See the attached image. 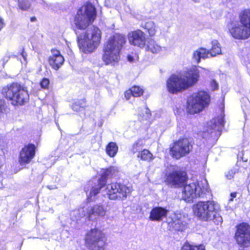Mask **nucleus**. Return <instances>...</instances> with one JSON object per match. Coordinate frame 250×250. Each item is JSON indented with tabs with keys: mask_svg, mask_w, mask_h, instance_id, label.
<instances>
[{
	"mask_svg": "<svg viewBox=\"0 0 250 250\" xmlns=\"http://www.w3.org/2000/svg\"><path fill=\"white\" fill-rule=\"evenodd\" d=\"M199 78L197 69H190L185 75H172L167 82L168 91L172 94L181 92L196 83Z\"/></svg>",
	"mask_w": 250,
	"mask_h": 250,
	"instance_id": "obj_1",
	"label": "nucleus"
},
{
	"mask_svg": "<svg viewBox=\"0 0 250 250\" xmlns=\"http://www.w3.org/2000/svg\"><path fill=\"white\" fill-rule=\"evenodd\" d=\"M239 19V21L234 18L231 19L227 24V28L234 38L248 39L250 37V9L242 11Z\"/></svg>",
	"mask_w": 250,
	"mask_h": 250,
	"instance_id": "obj_2",
	"label": "nucleus"
},
{
	"mask_svg": "<svg viewBox=\"0 0 250 250\" xmlns=\"http://www.w3.org/2000/svg\"><path fill=\"white\" fill-rule=\"evenodd\" d=\"M125 42V37L115 34L104 44L102 59L106 65H114L120 59V51Z\"/></svg>",
	"mask_w": 250,
	"mask_h": 250,
	"instance_id": "obj_3",
	"label": "nucleus"
},
{
	"mask_svg": "<svg viewBox=\"0 0 250 250\" xmlns=\"http://www.w3.org/2000/svg\"><path fill=\"white\" fill-rule=\"evenodd\" d=\"M75 32L78 46L83 52L85 54L92 53L99 46L101 31L98 27L92 26L83 33H80L76 29Z\"/></svg>",
	"mask_w": 250,
	"mask_h": 250,
	"instance_id": "obj_4",
	"label": "nucleus"
},
{
	"mask_svg": "<svg viewBox=\"0 0 250 250\" xmlns=\"http://www.w3.org/2000/svg\"><path fill=\"white\" fill-rule=\"evenodd\" d=\"M193 211L195 215L204 221L213 220L217 225L223 221L219 205L213 201L198 202L193 205Z\"/></svg>",
	"mask_w": 250,
	"mask_h": 250,
	"instance_id": "obj_5",
	"label": "nucleus"
},
{
	"mask_svg": "<svg viewBox=\"0 0 250 250\" xmlns=\"http://www.w3.org/2000/svg\"><path fill=\"white\" fill-rule=\"evenodd\" d=\"M2 94L14 106L24 105L29 100L26 87L18 83H13L3 87Z\"/></svg>",
	"mask_w": 250,
	"mask_h": 250,
	"instance_id": "obj_6",
	"label": "nucleus"
},
{
	"mask_svg": "<svg viewBox=\"0 0 250 250\" xmlns=\"http://www.w3.org/2000/svg\"><path fill=\"white\" fill-rule=\"evenodd\" d=\"M209 194L207 181L203 180L186 185L182 192V197L186 202H192L194 199L205 198Z\"/></svg>",
	"mask_w": 250,
	"mask_h": 250,
	"instance_id": "obj_7",
	"label": "nucleus"
},
{
	"mask_svg": "<svg viewBox=\"0 0 250 250\" xmlns=\"http://www.w3.org/2000/svg\"><path fill=\"white\" fill-rule=\"evenodd\" d=\"M96 17L95 7L90 3L82 6L78 11L74 23L78 30H84Z\"/></svg>",
	"mask_w": 250,
	"mask_h": 250,
	"instance_id": "obj_8",
	"label": "nucleus"
},
{
	"mask_svg": "<svg viewBox=\"0 0 250 250\" xmlns=\"http://www.w3.org/2000/svg\"><path fill=\"white\" fill-rule=\"evenodd\" d=\"M210 102L209 94L204 91L193 94L187 100V110L190 114L200 112Z\"/></svg>",
	"mask_w": 250,
	"mask_h": 250,
	"instance_id": "obj_9",
	"label": "nucleus"
},
{
	"mask_svg": "<svg viewBox=\"0 0 250 250\" xmlns=\"http://www.w3.org/2000/svg\"><path fill=\"white\" fill-rule=\"evenodd\" d=\"M85 245L90 250H103L105 243L104 233L98 229H92L85 237Z\"/></svg>",
	"mask_w": 250,
	"mask_h": 250,
	"instance_id": "obj_10",
	"label": "nucleus"
},
{
	"mask_svg": "<svg viewBox=\"0 0 250 250\" xmlns=\"http://www.w3.org/2000/svg\"><path fill=\"white\" fill-rule=\"evenodd\" d=\"M106 212V208L103 205L96 204L88 206L85 210L82 208L73 211L72 213L74 215H79L78 217H76V220L83 216H86L89 220L95 221L99 217L104 216Z\"/></svg>",
	"mask_w": 250,
	"mask_h": 250,
	"instance_id": "obj_11",
	"label": "nucleus"
},
{
	"mask_svg": "<svg viewBox=\"0 0 250 250\" xmlns=\"http://www.w3.org/2000/svg\"><path fill=\"white\" fill-rule=\"evenodd\" d=\"M105 191L110 200H123L130 193L131 189L124 184L112 183L106 186Z\"/></svg>",
	"mask_w": 250,
	"mask_h": 250,
	"instance_id": "obj_12",
	"label": "nucleus"
},
{
	"mask_svg": "<svg viewBox=\"0 0 250 250\" xmlns=\"http://www.w3.org/2000/svg\"><path fill=\"white\" fill-rule=\"evenodd\" d=\"M212 47L210 51H208L204 48H200L195 51L192 55L194 62L198 63L201 59H205L210 57H215L221 54L220 44L217 40H213L211 42Z\"/></svg>",
	"mask_w": 250,
	"mask_h": 250,
	"instance_id": "obj_13",
	"label": "nucleus"
},
{
	"mask_svg": "<svg viewBox=\"0 0 250 250\" xmlns=\"http://www.w3.org/2000/svg\"><path fill=\"white\" fill-rule=\"evenodd\" d=\"M192 146L188 139H180L175 142L170 148V154L177 159L188 154L192 150Z\"/></svg>",
	"mask_w": 250,
	"mask_h": 250,
	"instance_id": "obj_14",
	"label": "nucleus"
},
{
	"mask_svg": "<svg viewBox=\"0 0 250 250\" xmlns=\"http://www.w3.org/2000/svg\"><path fill=\"white\" fill-rule=\"evenodd\" d=\"M169 169L170 171L166 174V182L170 186L176 187L184 185L187 180L186 173L176 170L174 166H171Z\"/></svg>",
	"mask_w": 250,
	"mask_h": 250,
	"instance_id": "obj_15",
	"label": "nucleus"
},
{
	"mask_svg": "<svg viewBox=\"0 0 250 250\" xmlns=\"http://www.w3.org/2000/svg\"><path fill=\"white\" fill-rule=\"evenodd\" d=\"M235 238L238 245L245 247L250 246V226L245 223L238 225Z\"/></svg>",
	"mask_w": 250,
	"mask_h": 250,
	"instance_id": "obj_16",
	"label": "nucleus"
},
{
	"mask_svg": "<svg viewBox=\"0 0 250 250\" xmlns=\"http://www.w3.org/2000/svg\"><path fill=\"white\" fill-rule=\"evenodd\" d=\"M129 42L132 45L144 48L148 38L147 35L140 29L131 32L128 35Z\"/></svg>",
	"mask_w": 250,
	"mask_h": 250,
	"instance_id": "obj_17",
	"label": "nucleus"
},
{
	"mask_svg": "<svg viewBox=\"0 0 250 250\" xmlns=\"http://www.w3.org/2000/svg\"><path fill=\"white\" fill-rule=\"evenodd\" d=\"M35 146L29 144L22 148L20 152L19 162L21 165L29 164L35 155Z\"/></svg>",
	"mask_w": 250,
	"mask_h": 250,
	"instance_id": "obj_18",
	"label": "nucleus"
},
{
	"mask_svg": "<svg viewBox=\"0 0 250 250\" xmlns=\"http://www.w3.org/2000/svg\"><path fill=\"white\" fill-rule=\"evenodd\" d=\"M51 53L48 60L49 65L53 69L57 70L63 64L64 58L58 50L52 49Z\"/></svg>",
	"mask_w": 250,
	"mask_h": 250,
	"instance_id": "obj_19",
	"label": "nucleus"
},
{
	"mask_svg": "<svg viewBox=\"0 0 250 250\" xmlns=\"http://www.w3.org/2000/svg\"><path fill=\"white\" fill-rule=\"evenodd\" d=\"M168 212V210L165 208L154 207L150 212L149 219L153 221L161 222L167 217Z\"/></svg>",
	"mask_w": 250,
	"mask_h": 250,
	"instance_id": "obj_20",
	"label": "nucleus"
},
{
	"mask_svg": "<svg viewBox=\"0 0 250 250\" xmlns=\"http://www.w3.org/2000/svg\"><path fill=\"white\" fill-rule=\"evenodd\" d=\"M224 116L223 115L213 119L209 125H211V129L208 130L207 133H210L211 137L220 133L221 129L224 125Z\"/></svg>",
	"mask_w": 250,
	"mask_h": 250,
	"instance_id": "obj_21",
	"label": "nucleus"
},
{
	"mask_svg": "<svg viewBox=\"0 0 250 250\" xmlns=\"http://www.w3.org/2000/svg\"><path fill=\"white\" fill-rule=\"evenodd\" d=\"M118 173V168L116 167H109L103 169L101 178L99 180L101 181V184H106L108 178H112L116 176Z\"/></svg>",
	"mask_w": 250,
	"mask_h": 250,
	"instance_id": "obj_22",
	"label": "nucleus"
},
{
	"mask_svg": "<svg viewBox=\"0 0 250 250\" xmlns=\"http://www.w3.org/2000/svg\"><path fill=\"white\" fill-rule=\"evenodd\" d=\"M185 218L181 214L174 215V220L171 222L173 228L178 231H183L186 227L187 223L184 220Z\"/></svg>",
	"mask_w": 250,
	"mask_h": 250,
	"instance_id": "obj_23",
	"label": "nucleus"
},
{
	"mask_svg": "<svg viewBox=\"0 0 250 250\" xmlns=\"http://www.w3.org/2000/svg\"><path fill=\"white\" fill-rule=\"evenodd\" d=\"M104 186V184H101L100 180L98 181L97 185L94 186L92 185V187L88 192V190L86 191L87 196V200L89 202L94 201L96 199L97 194L99 193L101 189Z\"/></svg>",
	"mask_w": 250,
	"mask_h": 250,
	"instance_id": "obj_24",
	"label": "nucleus"
},
{
	"mask_svg": "<svg viewBox=\"0 0 250 250\" xmlns=\"http://www.w3.org/2000/svg\"><path fill=\"white\" fill-rule=\"evenodd\" d=\"M144 49L152 53H159L162 51V47L155 41L149 39Z\"/></svg>",
	"mask_w": 250,
	"mask_h": 250,
	"instance_id": "obj_25",
	"label": "nucleus"
},
{
	"mask_svg": "<svg viewBox=\"0 0 250 250\" xmlns=\"http://www.w3.org/2000/svg\"><path fill=\"white\" fill-rule=\"evenodd\" d=\"M143 93V91L142 88L139 86H134L125 92V96L126 100H129V97H127V94H132L133 97H137L142 95Z\"/></svg>",
	"mask_w": 250,
	"mask_h": 250,
	"instance_id": "obj_26",
	"label": "nucleus"
},
{
	"mask_svg": "<svg viewBox=\"0 0 250 250\" xmlns=\"http://www.w3.org/2000/svg\"><path fill=\"white\" fill-rule=\"evenodd\" d=\"M137 157L140 158L142 160L147 162H150L154 158L152 154L147 149H144L139 151Z\"/></svg>",
	"mask_w": 250,
	"mask_h": 250,
	"instance_id": "obj_27",
	"label": "nucleus"
},
{
	"mask_svg": "<svg viewBox=\"0 0 250 250\" xmlns=\"http://www.w3.org/2000/svg\"><path fill=\"white\" fill-rule=\"evenodd\" d=\"M118 151V146L114 142H110L106 147V152L111 157H114Z\"/></svg>",
	"mask_w": 250,
	"mask_h": 250,
	"instance_id": "obj_28",
	"label": "nucleus"
},
{
	"mask_svg": "<svg viewBox=\"0 0 250 250\" xmlns=\"http://www.w3.org/2000/svg\"><path fill=\"white\" fill-rule=\"evenodd\" d=\"M143 27L147 30L150 36L155 34L158 28L155 23L152 21L146 22Z\"/></svg>",
	"mask_w": 250,
	"mask_h": 250,
	"instance_id": "obj_29",
	"label": "nucleus"
},
{
	"mask_svg": "<svg viewBox=\"0 0 250 250\" xmlns=\"http://www.w3.org/2000/svg\"><path fill=\"white\" fill-rule=\"evenodd\" d=\"M181 250H206L203 245H193L188 243H185Z\"/></svg>",
	"mask_w": 250,
	"mask_h": 250,
	"instance_id": "obj_30",
	"label": "nucleus"
},
{
	"mask_svg": "<svg viewBox=\"0 0 250 250\" xmlns=\"http://www.w3.org/2000/svg\"><path fill=\"white\" fill-rule=\"evenodd\" d=\"M85 106V99H82L75 102L71 106L73 110L78 111L81 110V109L84 108Z\"/></svg>",
	"mask_w": 250,
	"mask_h": 250,
	"instance_id": "obj_31",
	"label": "nucleus"
},
{
	"mask_svg": "<svg viewBox=\"0 0 250 250\" xmlns=\"http://www.w3.org/2000/svg\"><path fill=\"white\" fill-rule=\"evenodd\" d=\"M30 7V3L28 0H18V7L22 11L27 10Z\"/></svg>",
	"mask_w": 250,
	"mask_h": 250,
	"instance_id": "obj_32",
	"label": "nucleus"
},
{
	"mask_svg": "<svg viewBox=\"0 0 250 250\" xmlns=\"http://www.w3.org/2000/svg\"><path fill=\"white\" fill-rule=\"evenodd\" d=\"M237 172V169L236 168H233L226 172L225 174V176L228 180H231L234 177V175Z\"/></svg>",
	"mask_w": 250,
	"mask_h": 250,
	"instance_id": "obj_33",
	"label": "nucleus"
},
{
	"mask_svg": "<svg viewBox=\"0 0 250 250\" xmlns=\"http://www.w3.org/2000/svg\"><path fill=\"white\" fill-rule=\"evenodd\" d=\"M6 103L4 100H0V113H6L8 111Z\"/></svg>",
	"mask_w": 250,
	"mask_h": 250,
	"instance_id": "obj_34",
	"label": "nucleus"
},
{
	"mask_svg": "<svg viewBox=\"0 0 250 250\" xmlns=\"http://www.w3.org/2000/svg\"><path fill=\"white\" fill-rule=\"evenodd\" d=\"M144 111L145 113L143 114V118L145 120H147L151 116V112L147 107L144 108Z\"/></svg>",
	"mask_w": 250,
	"mask_h": 250,
	"instance_id": "obj_35",
	"label": "nucleus"
},
{
	"mask_svg": "<svg viewBox=\"0 0 250 250\" xmlns=\"http://www.w3.org/2000/svg\"><path fill=\"white\" fill-rule=\"evenodd\" d=\"M49 83V80L44 78L41 82V86L42 88H47Z\"/></svg>",
	"mask_w": 250,
	"mask_h": 250,
	"instance_id": "obj_36",
	"label": "nucleus"
},
{
	"mask_svg": "<svg viewBox=\"0 0 250 250\" xmlns=\"http://www.w3.org/2000/svg\"><path fill=\"white\" fill-rule=\"evenodd\" d=\"M210 85L212 90H215L218 88V84L214 80L211 81Z\"/></svg>",
	"mask_w": 250,
	"mask_h": 250,
	"instance_id": "obj_37",
	"label": "nucleus"
},
{
	"mask_svg": "<svg viewBox=\"0 0 250 250\" xmlns=\"http://www.w3.org/2000/svg\"><path fill=\"white\" fill-rule=\"evenodd\" d=\"M5 26V23L4 19L0 17V31H1Z\"/></svg>",
	"mask_w": 250,
	"mask_h": 250,
	"instance_id": "obj_38",
	"label": "nucleus"
},
{
	"mask_svg": "<svg viewBox=\"0 0 250 250\" xmlns=\"http://www.w3.org/2000/svg\"><path fill=\"white\" fill-rule=\"evenodd\" d=\"M138 143H136L133 145V148H132V151H133V153H136L139 150V149L138 148Z\"/></svg>",
	"mask_w": 250,
	"mask_h": 250,
	"instance_id": "obj_39",
	"label": "nucleus"
},
{
	"mask_svg": "<svg viewBox=\"0 0 250 250\" xmlns=\"http://www.w3.org/2000/svg\"><path fill=\"white\" fill-rule=\"evenodd\" d=\"M237 193L236 192H232L230 194V199H229L230 201H233L234 198L236 197Z\"/></svg>",
	"mask_w": 250,
	"mask_h": 250,
	"instance_id": "obj_40",
	"label": "nucleus"
},
{
	"mask_svg": "<svg viewBox=\"0 0 250 250\" xmlns=\"http://www.w3.org/2000/svg\"><path fill=\"white\" fill-rule=\"evenodd\" d=\"M21 55L22 56L23 59L25 61H26V54L23 51L21 53Z\"/></svg>",
	"mask_w": 250,
	"mask_h": 250,
	"instance_id": "obj_41",
	"label": "nucleus"
},
{
	"mask_svg": "<svg viewBox=\"0 0 250 250\" xmlns=\"http://www.w3.org/2000/svg\"><path fill=\"white\" fill-rule=\"evenodd\" d=\"M36 20H37L36 18V17H31V18H30V21H31V22H35V21H36Z\"/></svg>",
	"mask_w": 250,
	"mask_h": 250,
	"instance_id": "obj_42",
	"label": "nucleus"
},
{
	"mask_svg": "<svg viewBox=\"0 0 250 250\" xmlns=\"http://www.w3.org/2000/svg\"><path fill=\"white\" fill-rule=\"evenodd\" d=\"M128 60L129 62H132V60H133V57H132L131 56H128Z\"/></svg>",
	"mask_w": 250,
	"mask_h": 250,
	"instance_id": "obj_43",
	"label": "nucleus"
},
{
	"mask_svg": "<svg viewBox=\"0 0 250 250\" xmlns=\"http://www.w3.org/2000/svg\"><path fill=\"white\" fill-rule=\"evenodd\" d=\"M194 2L197 3L199 2L200 0H192Z\"/></svg>",
	"mask_w": 250,
	"mask_h": 250,
	"instance_id": "obj_44",
	"label": "nucleus"
},
{
	"mask_svg": "<svg viewBox=\"0 0 250 250\" xmlns=\"http://www.w3.org/2000/svg\"><path fill=\"white\" fill-rule=\"evenodd\" d=\"M132 95V94H127V97H130V96Z\"/></svg>",
	"mask_w": 250,
	"mask_h": 250,
	"instance_id": "obj_45",
	"label": "nucleus"
},
{
	"mask_svg": "<svg viewBox=\"0 0 250 250\" xmlns=\"http://www.w3.org/2000/svg\"><path fill=\"white\" fill-rule=\"evenodd\" d=\"M49 189H53V188H50L49 186L47 187Z\"/></svg>",
	"mask_w": 250,
	"mask_h": 250,
	"instance_id": "obj_46",
	"label": "nucleus"
}]
</instances>
